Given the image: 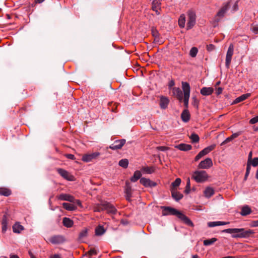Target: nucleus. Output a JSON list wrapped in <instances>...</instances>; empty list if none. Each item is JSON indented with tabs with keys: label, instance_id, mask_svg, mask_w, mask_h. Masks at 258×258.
<instances>
[{
	"label": "nucleus",
	"instance_id": "f257e3e1",
	"mask_svg": "<svg viewBox=\"0 0 258 258\" xmlns=\"http://www.w3.org/2000/svg\"><path fill=\"white\" fill-rule=\"evenodd\" d=\"M162 215L164 216L171 215L176 216L183 222L188 226H194L192 221L185 215L176 209L170 207H163Z\"/></svg>",
	"mask_w": 258,
	"mask_h": 258
},
{
	"label": "nucleus",
	"instance_id": "f03ea898",
	"mask_svg": "<svg viewBox=\"0 0 258 258\" xmlns=\"http://www.w3.org/2000/svg\"><path fill=\"white\" fill-rule=\"evenodd\" d=\"M222 232L232 234V237L234 238H247L254 233L252 230L244 228H229L223 230Z\"/></svg>",
	"mask_w": 258,
	"mask_h": 258
},
{
	"label": "nucleus",
	"instance_id": "7ed1b4c3",
	"mask_svg": "<svg viewBox=\"0 0 258 258\" xmlns=\"http://www.w3.org/2000/svg\"><path fill=\"white\" fill-rule=\"evenodd\" d=\"M94 212H101L107 211L109 213L115 214L116 212L115 208L110 203L106 201L101 202L100 204H96L93 208Z\"/></svg>",
	"mask_w": 258,
	"mask_h": 258
},
{
	"label": "nucleus",
	"instance_id": "20e7f679",
	"mask_svg": "<svg viewBox=\"0 0 258 258\" xmlns=\"http://www.w3.org/2000/svg\"><path fill=\"white\" fill-rule=\"evenodd\" d=\"M182 89L183 91V101L184 102V105L186 109L188 106V100L190 96V86L189 83L185 82H182Z\"/></svg>",
	"mask_w": 258,
	"mask_h": 258
},
{
	"label": "nucleus",
	"instance_id": "39448f33",
	"mask_svg": "<svg viewBox=\"0 0 258 258\" xmlns=\"http://www.w3.org/2000/svg\"><path fill=\"white\" fill-rule=\"evenodd\" d=\"M208 176L205 171H196L192 174V178L198 182H202L205 181Z\"/></svg>",
	"mask_w": 258,
	"mask_h": 258
},
{
	"label": "nucleus",
	"instance_id": "423d86ee",
	"mask_svg": "<svg viewBox=\"0 0 258 258\" xmlns=\"http://www.w3.org/2000/svg\"><path fill=\"white\" fill-rule=\"evenodd\" d=\"M187 23L186 29L189 30L191 29L196 24V15L194 12L189 11L187 13Z\"/></svg>",
	"mask_w": 258,
	"mask_h": 258
},
{
	"label": "nucleus",
	"instance_id": "0eeeda50",
	"mask_svg": "<svg viewBox=\"0 0 258 258\" xmlns=\"http://www.w3.org/2000/svg\"><path fill=\"white\" fill-rule=\"evenodd\" d=\"M233 50H234V46L232 44H230L228 47V50H227V52L226 53V60H225V66L227 69H229V66H230V64L231 63V59H232V56L233 54Z\"/></svg>",
	"mask_w": 258,
	"mask_h": 258
},
{
	"label": "nucleus",
	"instance_id": "6e6552de",
	"mask_svg": "<svg viewBox=\"0 0 258 258\" xmlns=\"http://www.w3.org/2000/svg\"><path fill=\"white\" fill-rule=\"evenodd\" d=\"M57 172L64 179L69 181H74L75 177L67 170L61 168L57 169Z\"/></svg>",
	"mask_w": 258,
	"mask_h": 258
},
{
	"label": "nucleus",
	"instance_id": "1a4fd4ad",
	"mask_svg": "<svg viewBox=\"0 0 258 258\" xmlns=\"http://www.w3.org/2000/svg\"><path fill=\"white\" fill-rule=\"evenodd\" d=\"M213 165L212 159L207 158L205 160L202 161L198 165V168L208 169Z\"/></svg>",
	"mask_w": 258,
	"mask_h": 258
},
{
	"label": "nucleus",
	"instance_id": "9d476101",
	"mask_svg": "<svg viewBox=\"0 0 258 258\" xmlns=\"http://www.w3.org/2000/svg\"><path fill=\"white\" fill-rule=\"evenodd\" d=\"M125 142L126 141L125 139L116 140L115 141H114L113 144H111L109 146V148L113 150L120 149L124 145Z\"/></svg>",
	"mask_w": 258,
	"mask_h": 258
},
{
	"label": "nucleus",
	"instance_id": "9b49d317",
	"mask_svg": "<svg viewBox=\"0 0 258 258\" xmlns=\"http://www.w3.org/2000/svg\"><path fill=\"white\" fill-rule=\"evenodd\" d=\"M99 155L100 153L99 152L85 154L82 157V160L86 162H90L93 159H96Z\"/></svg>",
	"mask_w": 258,
	"mask_h": 258
},
{
	"label": "nucleus",
	"instance_id": "f8f14e48",
	"mask_svg": "<svg viewBox=\"0 0 258 258\" xmlns=\"http://www.w3.org/2000/svg\"><path fill=\"white\" fill-rule=\"evenodd\" d=\"M49 240L52 244H59L63 243L65 239L63 236L61 235H54L50 237Z\"/></svg>",
	"mask_w": 258,
	"mask_h": 258
},
{
	"label": "nucleus",
	"instance_id": "ddd939ff",
	"mask_svg": "<svg viewBox=\"0 0 258 258\" xmlns=\"http://www.w3.org/2000/svg\"><path fill=\"white\" fill-rule=\"evenodd\" d=\"M140 183L146 187H153L156 186L157 185L156 182L151 180L150 179L144 177L141 178Z\"/></svg>",
	"mask_w": 258,
	"mask_h": 258
},
{
	"label": "nucleus",
	"instance_id": "4468645a",
	"mask_svg": "<svg viewBox=\"0 0 258 258\" xmlns=\"http://www.w3.org/2000/svg\"><path fill=\"white\" fill-rule=\"evenodd\" d=\"M172 93L174 96H176L177 99L180 101H182L183 99V93L179 88H173Z\"/></svg>",
	"mask_w": 258,
	"mask_h": 258
},
{
	"label": "nucleus",
	"instance_id": "2eb2a0df",
	"mask_svg": "<svg viewBox=\"0 0 258 258\" xmlns=\"http://www.w3.org/2000/svg\"><path fill=\"white\" fill-rule=\"evenodd\" d=\"M172 197L176 201H178L181 200L183 196L182 194L177 191V189H170Z\"/></svg>",
	"mask_w": 258,
	"mask_h": 258
},
{
	"label": "nucleus",
	"instance_id": "dca6fc26",
	"mask_svg": "<svg viewBox=\"0 0 258 258\" xmlns=\"http://www.w3.org/2000/svg\"><path fill=\"white\" fill-rule=\"evenodd\" d=\"M169 103V100L167 97L164 96H161L160 97L159 105L161 109H165L167 108Z\"/></svg>",
	"mask_w": 258,
	"mask_h": 258
},
{
	"label": "nucleus",
	"instance_id": "f3484780",
	"mask_svg": "<svg viewBox=\"0 0 258 258\" xmlns=\"http://www.w3.org/2000/svg\"><path fill=\"white\" fill-rule=\"evenodd\" d=\"M230 8V5L229 3L225 4L221 10L218 12L217 16L218 17H223L224 16L225 13L228 11Z\"/></svg>",
	"mask_w": 258,
	"mask_h": 258
},
{
	"label": "nucleus",
	"instance_id": "a211bd4d",
	"mask_svg": "<svg viewBox=\"0 0 258 258\" xmlns=\"http://www.w3.org/2000/svg\"><path fill=\"white\" fill-rule=\"evenodd\" d=\"M175 148L183 151H187L192 149V147L190 145L186 144H180L175 146Z\"/></svg>",
	"mask_w": 258,
	"mask_h": 258
},
{
	"label": "nucleus",
	"instance_id": "6ab92c4d",
	"mask_svg": "<svg viewBox=\"0 0 258 258\" xmlns=\"http://www.w3.org/2000/svg\"><path fill=\"white\" fill-rule=\"evenodd\" d=\"M58 199L62 201H67L70 202H73L75 200L74 198L68 194H62L58 196Z\"/></svg>",
	"mask_w": 258,
	"mask_h": 258
},
{
	"label": "nucleus",
	"instance_id": "aec40b11",
	"mask_svg": "<svg viewBox=\"0 0 258 258\" xmlns=\"http://www.w3.org/2000/svg\"><path fill=\"white\" fill-rule=\"evenodd\" d=\"M214 91V89L211 87H203L201 89L200 93L204 96H209L211 95Z\"/></svg>",
	"mask_w": 258,
	"mask_h": 258
},
{
	"label": "nucleus",
	"instance_id": "412c9836",
	"mask_svg": "<svg viewBox=\"0 0 258 258\" xmlns=\"http://www.w3.org/2000/svg\"><path fill=\"white\" fill-rule=\"evenodd\" d=\"M228 224H229V222L214 221L208 222V226L209 227H213L217 226L225 225Z\"/></svg>",
	"mask_w": 258,
	"mask_h": 258
},
{
	"label": "nucleus",
	"instance_id": "4be33fe9",
	"mask_svg": "<svg viewBox=\"0 0 258 258\" xmlns=\"http://www.w3.org/2000/svg\"><path fill=\"white\" fill-rule=\"evenodd\" d=\"M181 118L184 122H187L190 119V114L188 110L187 109L184 110L181 114Z\"/></svg>",
	"mask_w": 258,
	"mask_h": 258
},
{
	"label": "nucleus",
	"instance_id": "5701e85b",
	"mask_svg": "<svg viewBox=\"0 0 258 258\" xmlns=\"http://www.w3.org/2000/svg\"><path fill=\"white\" fill-rule=\"evenodd\" d=\"M250 96V93H246L243 94L239 97L236 98L235 100L233 101V104H236L238 103H239L241 101H243L246 99L248 97H249Z\"/></svg>",
	"mask_w": 258,
	"mask_h": 258
},
{
	"label": "nucleus",
	"instance_id": "b1692460",
	"mask_svg": "<svg viewBox=\"0 0 258 258\" xmlns=\"http://www.w3.org/2000/svg\"><path fill=\"white\" fill-rule=\"evenodd\" d=\"M24 230V227L19 223H16L13 226V230L14 233H20Z\"/></svg>",
	"mask_w": 258,
	"mask_h": 258
},
{
	"label": "nucleus",
	"instance_id": "393cba45",
	"mask_svg": "<svg viewBox=\"0 0 258 258\" xmlns=\"http://www.w3.org/2000/svg\"><path fill=\"white\" fill-rule=\"evenodd\" d=\"M251 210L248 206H243L240 212V214L242 216H246L251 213Z\"/></svg>",
	"mask_w": 258,
	"mask_h": 258
},
{
	"label": "nucleus",
	"instance_id": "a878e982",
	"mask_svg": "<svg viewBox=\"0 0 258 258\" xmlns=\"http://www.w3.org/2000/svg\"><path fill=\"white\" fill-rule=\"evenodd\" d=\"M62 223L64 226L68 228L71 227L73 225V221L67 217H64L63 218Z\"/></svg>",
	"mask_w": 258,
	"mask_h": 258
},
{
	"label": "nucleus",
	"instance_id": "bb28decb",
	"mask_svg": "<svg viewBox=\"0 0 258 258\" xmlns=\"http://www.w3.org/2000/svg\"><path fill=\"white\" fill-rule=\"evenodd\" d=\"M160 3H159L158 0H154L152 2V9L153 11H154L157 15L160 14L158 11V7H159Z\"/></svg>",
	"mask_w": 258,
	"mask_h": 258
},
{
	"label": "nucleus",
	"instance_id": "cd10ccee",
	"mask_svg": "<svg viewBox=\"0 0 258 258\" xmlns=\"http://www.w3.org/2000/svg\"><path fill=\"white\" fill-rule=\"evenodd\" d=\"M105 229L102 226L99 225L95 229V235L97 236H101L105 233Z\"/></svg>",
	"mask_w": 258,
	"mask_h": 258
},
{
	"label": "nucleus",
	"instance_id": "c85d7f7f",
	"mask_svg": "<svg viewBox=\"0 0 258 258\" xmlns=\"http://www.w3.org/2000/svg\"><path fill=\"white\" fill-rule=\"evenodd\" d=\"M216 147V145L213 144L210 146H208L205 149H204L203 150H202L201 152L204 155V156L208 154L210 152L213 150Z\"/></svg>",
	"mask_w": 258,
	"mask_h": 258
},
{
	"label": "nucleus",
	"instance_id": "c756f323",
	"mask_svg": "<svg viewBox=\"0 0 258 258\" xmlns=\"http://www.w3.org/2000/svg\"><path fill=\"white\" fill-rule=\"evenodd\" d=\"M142 176L141 173L140 171L137 170L134 172V175L131 177V180L132 182H136L141 178Z\"/></svg>",
	"mask_w": 258,
	"mask_h": 258
},
{
	"label": "nucleus",
	"instance_id": "7c9ffc66",
	"mask_svg": "<svg viewBox=\"0 0 258 258\" xmlns=\"http://www.w3.org/2000/svg\"><path fill=\"white\" fill-rule=\"evenodd\" d=\"M185 23V16L184 14H182L179 17L178 19V25L180 28H184Z\"/></svg>",
	"mask_w": 258,
	"mask_h": 258
},
{
	"label": "nucleus",
	"instance_id": "2f4dec72",
	"mask_svg": "<svg viewBox=\"0 0 258 258\" xmlns=\"http://www.w3.org/2000/svg\"><path fill=\"white\" fill-rule=\"evenodd\" d=\"M214 194V189L211 187H207L204 191V194L205 197L207 198L211 197Z\"/></svg>",
	"mask_w": 258,
	"mask_h": 258
},
{
	"label": "nucleus",
	"instance_id": "473e14b6",
	"mask_svg": "<svg viewBox=\"0 0 258 258\" xmlns=\"http://www.w3.org/2000/svg\"><path fill=\"white\" fill-rule=\"evenodd\" d=\"M62 206L67 210L74 211L76 209V207L75 205L67 203H63Z\"/></svg>",
	"mask_w": 258,
	"mask_h": 258
},
{
	"label": "nucleus",
	"instance_id": "72a5a7b5",
	"mask_svg": "<svg viewBox=\"0 0 258 258\" xmlns=\"http://www.w3.org/2000/svg\"><path fill=\"white\" fill-rule=\"evenodd\" d=\"M11 194V191L6 188H0V195L4 196H9Z\"/></svg>",
	"mask_w": 258,
	"mask_h": 258
},
{
	"label": "nucleus",
	"instance_id": "f704fd0d",
	"mask_svg": "<svg viewBox=\"0 0 258 258\" xmlns=\"http://www.w3.org/2000/svg\"><path fill=\"white\" fill-rule=\"evenodd\" d=\"M181 181L180 178H176L175 180L171 183L170 189H177V187L180 185Z\"/></svg>",
	"mask_w": 258,
	"mask_h": 258
},
{
	"label": "nucleus",
	"instance_id": "c9c22d12",
	"mask_svg": "<svg viewBox=\"0 0 258 258\" xmlns=\"http://www.w3.org/2000/svg\"><path fill=\"white\" fill-rule=\"evenodd\" d=\"M98 253L97 251L94 248H91L88 251L86 252L85 255L88 256V258H92V255H97Z\"/></svg>",
	"mask_w": 258,
	"mask_h": 258
},
{
	"label": "nucleus",
	"instance_id": "e433bc0d",
	"mask_svg": "<svg viewBox=\"0 0 258 258\" xmlns=\"http://www.w3.org/2000/svg\"><path fill=\"white\" fill-rule=\"evenodd\" d=\"M189 139L191 140V143H198L200 140L199 137L196 134L193 133L189 137Z\"/></svg>",
	"mask_w": 258,
	"mask_h": 258
},
{
	"label": "nucleus",
	"instance_id": "4c0bfd02",
	"mask_svg": "<svg viewBox=\"0 0 258 258\" xmlns=\"http://www.w3.org/2000/svg\"><path fill=\"white\" fill-rule=\"evenodd\" d=\"M154 168L153 167H143L142 169V171L145 172L148 174H151L154 172Z\"/></svg>",
	"mask_w": 258,
	"mask_h": 258
},
{
	"label": "nucleus",
	"instance_id": "58836bf2",
	"mask_svg": "<svg viewBox=\"0 0 258 258\" xmlns=\"http://www.w3.org/2000/svg\"><path fill=\"white\" fill-rule=\"evenodd\" d=\"M217 240V239L216 238H212L211 239H206L204 240V245L205 246H208L212 245L215 242H216Z\"/></svg>",
	"mask_w": 258,
	"mask_h": 258
},
{
	"label": "nucleus",
	"instance_id": "ea45409f",
	"mask_svg": "<svg viewBox=\"0 0 258 258\" xmlns=\"http://www.w3.org/2000/svg\"><path fill=\"white\" fill-rule=\"evenodd\" d=\"M118 165L123 168H126L128 166V161L126 159H121L119 161Z\"/></svg>",
	"mask_w": 258,
	"mask_h": 258
},
{
	"label": "nucleus",
	"instance_id": "a19ab883",
	"mask_svg": "<svg viewBox=\"0 0 258 258\" xmlns=\"http://www.w3.org/2000/svg\"><path fill=\"white\" fill-rule=\"evenodd\" d=\"M250 169H251V165H250V163L247 162L246 172H245L244 178V180H246L247 179V178L250 173Z\"/></svg>",
	"mask_w": 258,
	"mask_h": 258
},
{
	"label": "nucleus",
	"instance_id": "79ce46f5",
	"mask_svg": "<svg viewBox=\"0 0 258 258\" xmlns=\"http://www.w3.org/2000/svg\"><path fill=\"white\" fill-rule=\"evenodd\" d=\"M198 52V50L197 47H192L189 51V55L191 57H195L196 56Z\"/></svg>",
	"mask_w": 258,
	"mask_h": 258
},
{
	"label": "nucleus",
	"instance_id": "37998d69",
	"mask_svg": "<svg viewBox=\"0 0 258 258\" xmlns=\"http://www.w3.org/2000/svg\"><path fill=\"white\" fill-rule=\"evenodd\" d=\"M125 193L132 194V187L130 185V183L128 182H126L125 186Z\"/></svg>",
	"mask_w": 258,
	"mask_h": 258
},
{
	"label": "nucleus",
	"instance_id": "c03bdc74",
	"mask_svg": "<svg viewBox=\"0 0 258 258\" xmlns=\"http://www.w3.org/2000/svg\"><path fill=\"white\" fill-rule=\"evenodd\" d=\"M250 165L253 167H256L258 165V157H255L250 160Z\"/></svg>",
	"mask_w": 258,
	"mask_h": 258
},
{
	"label": "nucleus",
	"instance_id": "a18cd8bd",
	"mask_svg": "<svg viewBox=\"0 0 258 258\" xmlns=\"http://www.w3.org/2000/svg\"><path fill=\"white\" fill-rule=\"evenodd\" d=\"M192 105L196 108H198L199 101L198 100V99L197 98V97L196 96H193L192 97Z\"/></svg>",
	"mask_w": 258,
	"mask_h": 258
},
{
	"label": "nucleus",
	"instance_id": "49530a36",
	"mask_svg": "<svg viewBox=\"0 0 258 258\" xmlns=\"http://www.w3.org/2000/svg\"><path fill=\"white\" fill-rule=\"evenodd\" d=\"M151 31H152V34L154 37H155V38L158 37L159 33L156 29H155L154 28H152Z\"/></svg>",
	"mask_w": 258,
	"mask_h": 258
},
{
	"label": "nucleus",
	"instance_id": "de8ad7c7",
	"mask_svg": "<svg viewBox=\"0 0 258 258\" xmlns=\"http://www.w3.org/2000/svg\"><path fill=\"white\" fill-rule=\"evenodd\" d=\"M87 230L84 229L79 234L80 238H83L87 236Z\"/></svg>",
	"mask_w": 258,
	"mask_h": 258
},
{
	"label": "nucleus",
	"instance_id": "09e8293b",
	"mask_svg": "<svg viewBox=\"0 0 258 258\" xmlns=\"http://www.w3.org/2000/svg\"><path fill=\"white\" fill-rule=\"evenodd\" d=\"M8 214L6 213L3 217L2 224H8V218L7 217Z\"/></svg>",
	"mask_w": 258,
	"mask_h": 258
},
{
	"label": "nucleus",
	"instance_id": "8fccbe9b",
	"mask_svg": "<svg viewBox=\"0 0 258 258\" xmlns=\"http://www.w3.org/2000/svg\"><path fill=\"white\" fill-rule=\"evenodd\" d=\"M256 122H258V116H256L251 118L249 120V123L250 124H254Z\"/></svg>",
	"mask_w": 258,
	"mask_h": 258
},
{
	"label": "nucleus",
	"instance_id": "3c124183",
	"mask_svg": "<svg viewBox=\"0 0 258 258\" xmlns=\"http://www.w3.org/2000/svg\"><path fill=\"white\" fill-rule=\"evenodd\" d=\"M232 140V138L231 137H229L227 138L226 140H225L223 142L221 143V146H223L225 144H227L228 143L231 142Z\"/></svg>",
	"mask_w": 258,
	"mask_h": 258
},
{
	"label": "nucleus",
	"instance_id": "603ef678",
	"mask_svg": "<svg viewBox=\"0 0 258 258\" xmlns=\"http://www.w3.org/2000/svg\"><path fill=\"white\" fill-rule=\"evenodd\" d=\"M207 49L209 51H212L215 49V46L213 44H210L207 46Z\"/></svg>",
	"mask_w": 258,
	"mask_h": 258
},
{
	"label": "nucleus",
	"instance_id": "864d4df0",
	"mask_svg": "<svg viewBox=\"0 0 258 258\" xmlns=\"http://www.w3.org/2000/svg\"><path fill=\"white\" fill-rule=\"evenodd\" d=\"M204 155H203V154L202 153V152L200 151L199 152V153L196 156L195 158V161H198L200 159H201L203 156H204Z\"/></svg>",
	"mask_w": 258,
	"mask_h": 258
},
{
	"label": "nucleus",
	"instance_id": "5fc2aeb1",
	"mask_svg": "<svg viewBox=\"0 0 258 258\" xmlns=\"http://www.w3.org/2000/svg\"><path fill=\"white\" fill-rule=\"evenodd\" d=\"M157 149L161 151H165L168 150V148L165 146H159L157 147Z\"/></svg>",
	"mask_w": 258,
	"mask_h": 258
},
{
	"label": "nucleus",
	"instance_id": "6e6d98bb",
	"mask_svg": "<svg viewBox=\"0 0 258 258\" xmlns=\"http://www.w3.org/2000/svg\"><path fill=\"white\" fill-rule=\"evenodd\" d=\"M65 156L68 158V159H71V160H74L75 159V156L73 154H66L65 155Z\"/></svg>",
	"mask_w": 258,
	"mask_h": 258
},
{
	"label": "nucleus",
	"instance_id": "4d7b16f0",
	"mask_svg": "<svg viewBox=\"0 0 258 258\" xmlns=\"http://www.w3.org/2000/svg\"><path fill=\"white\" fill-rule=\"evenodd\" d=\"M222 91H223L222 88H221V87L218 88L216 90L217 95H219L221 94L222 92Z\"/></svg>",
	"mask_w": 258,
	"mask_h": 258
},
{
	"label": "nucleus",
	"instance_id": "13d9d810",
	"mask_svg": "<svg viewBox=\"0 0 258 258\" xmlns=\"http://www.w3.org/2000/svg\"><path fill=\"white\" fill-rule=\"evenodd\" d=\"M2 232H5L6 230H7V225L8 224H2Z\"/></svg>",
	"mask_w": 258,
	"mask_h": 258
},
{
	"label": "nucleus",
	"instance_id": "bf43d9fd",
	"mask_svg": "<svg viewBox=\"0 0 258 258\" xmlns=\"http://www.w3.org/2000/svg\"><path fill=\"white\" fill-rule=\"evenodd\" d=\"M252 151H250L249 153V154H248V159H247V162L250 163V160H251L252 159Z\"/></svg>",
	"mask_w": 258,
	"mask_h": 258
},
{
	"label": "nucleus",
	"instance_id": "052dcab7",
	"mask_svg": "<svg viewBox=\"0 0 258 258\" xmlns=\"http://www.w3.org/2000/svg\"><path fill=\"white\" fill-rule=\"evenodd\" d=\"M252 30L255 34H258V26L256 25L253 27Z\"/></svg>",
	"mask_w": 258,
	"mask_h": 258
},
{
	"label": "nucleus",
	"instance_id": "680f3d73",
	"mask_svg": "<svg viewBox=\"0 0 258 258\" xmlns=\"http://www.w3.org/2000/svg\"><path fill=\"white\" fill-rule=\"evenodd\" d=\"M239 135H240L239 133H236L233 134L230 137H231V138H232V139L233 140L234 139L237 138Z\"/></svg>",
	"mask_w": 258,
	"mask_h": 258
},
{
	"label": "nucleus",
	"instance_id": "e2e57ef3",
	"mask_svg": "<svg viewBox=\"0 0 258 258\" xmlns=\"http://www.w3.org/2000/svg\"><path fill=\"white\" fill-rule=\"evenodd\" d=\"M175 83L174 81L171 80L169 82L168 86L169 88H171L174 85Z\"/></svg>",
	"mask_w": 258,
	"mask_h": 258
},
{
	"label": "nucleus",
	"instance_id": "0e129e2a",
	"mask_svg": "<svg viewBox=\"0 0 258 258\" xmlns=\"http://www.w3.org/2000/svg\"><path fill=\"white\" fill-rule=\"evenodd\" d=\"M190 191V187H188L187 186H185V188L184 190V192L186 194H188Z\"/></svg>",
	"mask_w": 258,
	"mask_h": 258
},
{
	"label": "nucleus",
	"instance_id": "69168bd1",
	"mask_svg": "<svg viewBox=\"0 0 258 258\" xmlns=\"http://www.w3.org/2000/svg\"><path fill=\"white\" fill-rule=\"evenodd\" d=\"M125 195H126V196H126V199L127 201H130V199H131V198L132 197V194H126Z\"/></svg>",
	"mask_w": 258,
	"mask_h": 258
},
{
	"label": "nucleus",
	"instance_id": "338daca9",
	"mask_svg": "<svg viewBox=\"0 0 258 258\" xmlns=\"http://www.w3.org/2000/svg\"><path fill=\"white\" fill-rule=\"evenodd\" d=\"M238 2H236V3H235L234 6H233V10L234 11H237V9H238Z\"/></svg>",
	"mask_w": 258,
	"mask_h": 258
},
{
	"label": "nucleus",
	"instance_id": "774afa93",
	"mask_svg": "<svg viewBox=\"0 0 258 258\" xmlns=\"http://www.w3.org/2000/svg\"><path fill=\"white\" fill-rule=\"evenodd\" d=\"M50 258H61L60 255L57 254L52 255L50 256Z\"/></svg>",
	"mask_w": 258,
	"mask_h": 258
}]
</instances>
